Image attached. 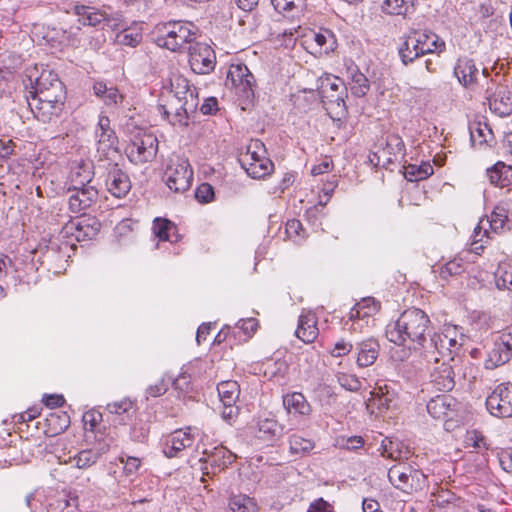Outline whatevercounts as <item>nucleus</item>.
<instances>
[{"label":"nucleus","instance_id":"obj_19","mask_svg":"<svg viewBox=\"0 0 512 512\" xmlns=\"http://www.w3.org/2000/svg\"><path fill=\"white\" fill-rule=\"evenodd\" d=\"M442 362L435 363L436 366L430 373L429 384L436 391L449 392L455 386V373L449 360L441 359Z\"/></svg>","mask_w":512,"mask_h":512},{"label":"nucleus","instance_id":"obj_35","mask_svg":"<svg viewBox=\"0 0 512 512\" xmlns=\"http://www.w3.org/2000/svg\"><path fill=\"white\" fill-rule=\"evenodd\" d=\"M153 231L162 241L175 243L180 239L176 225L168 219L156 218L153 224Z\"/></svg>","mask_w":512,"mask_h":512},{"label":"nucleus","instance_id":"obj_25","mask_svg":"<svg viewBox=\"0 0 512 512\" xmlns=\"http://www.w3.org/2000/svg\"><path fill=\"white\" fill-rule=\"evenodd\" d=\"M454 75L461 85L465 88H471L477 82L479 69L476 67L474 60L467 57L459 58L454 67Z\"/></svg>","mask_w":512,"mask_h":512},{"label":"nucleus","instance_id":"obj_21","mask_svg":"<svg viewBox=\"0 0 512 512\" xmlns=\"http://www.w3.org/2000/svg\"><path fill=\"white\" fill-rule=\"evenodd\" d=\"M27 102L34 116L44 123L58 118L64 108V104L51 103L49 100L41 98L27 96Z\"/></svg>","mask_w":512,"mask_h":512},{"label":"nucleus","instance_id":"obj_22","mask_svg":"<svg viewBox=\"0 0 512 512\" xmlns=\"http://www.w3.org/2000/svg\"><path fill=\"white\" fill-rule=\"evenodd\" d=\"M194 442V435L191 433V429L187 430H177L174 431L166 440L163 452L166 457L173 458L178 456V454L184 450L192 446Z\"/></svg>","mask_w":512,"mask_h":512},{"label":"nucleus","instance_id":"obj_46","mask_svg":"<svg viewBox=\"0 0 512 512\" xmlns=\"http://www.w3.org/2000/svg\"><path fill=\"white\" fill-rule=\"evenodd\" d=\"M498 289H512V261L502 262L495 272Z\"/></svg>","mask_w":512,"mask_h":512},{"label":"nucleus","instance_id":"obj_37","mask_svg":"<svg viewBox=\"0 0 512 512\" xmlns=\"http://www.w3.org/2000/svg\"><path fill=\"white\" fill-rule=\"evenodd\" d=\"M107 450V446H102L98 449H85L73 458H70V460L75 462L77 468L86 469L94 465Z\"/></svg>","mask_w":512,"mask_h":512},{"label":"nucleus","instance_id":"obj_59","mask_svg":"<svg viewBox=\"0 0 512 512\" xmlns=\"http://www.w3.org/2000/svg\"><path fill=\"white\" fill-rule=\"evenodd\" d=\"M307 512H335L333 504L324 500L323 498H318L310 503Z\"/></svg>","mask_w":512,"mask_h":512},{"label":"nucleus","instance_id":"obj_54","mask_svg":"<svg viewBox=\"0 0 512 512\" xmlns=\"http://www.w3.org/2000/svg\"><path fill=\"white\" fill-rule=\"evenodd\" d=\"M336 378L341 387L348 391H358L361 388V382L356 375L337 373Z\"/></svg>","mask_w":512,"mask_h":512},{"label":"nucleus","instance_id":"obj_24","mask_svg":"<svg viewBox=\"0 0 512 512\" xmlns=\"http://www.w3.org/2000/svg\"><path fill=\"white\" fill-rule=\"evenodd\" d=\"M203 454L206 455V457L200 458L199 461L209 464L214 474L216 470L221 471L231 465L236 458L231 451L223 446L215 447L210 452L204 450Z\"/></svg>","mask_w":512,"mask_h":512},{"label":"nucleus","instance_id":"obj_26","mask_svg":"<svg viewBox=\"0 0 512 512\" xmlns=\"http://www.w3.org/2000/svg\"><path fill=\"white\" fill-rule=\"evenodd\" d=\"M357 359L359 367H369L375 363L378 358L380 345L374 338L362 340L356 344Z\"/></svg>","mask_w":512,"mask_h":512},{"label":"nucleus","instance_id":"obj_5","mask_svg":"<svg viewBox=\"0 0 512 512\" xmlns=\"http://www.w3.org/2000/svg\"><path fill=\"white\" fill-rule=\"evenodd\" d=\"M101 224L94 217H82L76 220L67 222L61 229V236L67 239L65 243L59 246L60 252L64 256H68L67 249H73L75 244L72 240L77 242L88 241L97 236L100 231Z\"/></svg>","mask_w":512,"mask_h":512},{"label":"nucleus","instance_id":"obj_12","mask_svg":"<svg viewBox=\"0 0 512 512\" xmlns=\"http://www.w3.org/2000/svg\"><path fill=\"white\" fill-rule=\"evenodd\" d=\"M236 93L244 101L250 102L255 95L256 81L245 64H232L227 77Z\"/></svg>","mask_w":512,"mask_h":512},{"label":"nucleus","instance_id":"obj_6","mask_svg":"<svg viewBox=\"0 0 512 512\" xmlns=\"http://www.w3.org/2000/svg\"><path fill=\"white\" fill-rule=\"evenodd\" d=\"M264 144L259 141H252L239 162L246 173L254 179H263L269 176L274 170L273 162L266 157Z\"/></svg>","mask_w":512,"mask_h":512},{"label":"nucleus","instance_id":"obj_18","mask_svg":"<svg viewBox=\"0 0 512 512\" xmlns=\"http://www.w3.org/2000/svg\"><path fill=\"white\" fill-rule=\"evenodd\" d=\"M105 184L107 190L117 198L125 197L131 189V181L117 163H109L107 168Z\"/></svg>","mask_w":512,"mask_h":512},{"label":"nucleus","instance_id":"obj_51","mask_svg":"<svg viewBox=\"0 0 512 512\" xmlns=\"http://www.w3.org/2000/svg\"><path fill=\"white\" fill-rule=\"evenodd\" d=\"M411 0H384L383 12L390 15H404L407 13Z\"/></svg>","mask_w":512,"mask_h":512},{"label":"nucleus","instance_id":"obj_27","mask_svg":"<svg viewBox=\"0 0 512 512\" xmlns=\"http://www.w3.org/2000/svg\"><path fill=\"white\" fill-rule=\"evenodd\" d=\"M295 334L304 343L314 342L319 334L317 318L314 313L306 312L300 315Z\"/></svg>","mask_w":512,"mask_h":512},{"label":"nucleus","instance_id":"obj_52","mask_svg":"<svg viewBox=\"0 0 512 512\" xmlns=\"http://www.w3.org/2000/svg\"><path fill=\"white\" fill-rule=\"evenodd\" d=\"M290 451L293 454L307 453L314 448V443L299 435H292L289 438Z\"/></svg>","mask_w":512,"mask_h":512},{"label":"nucleus","instance_id":"obj_32","mask_svg":"<svg viewBox=\"0 0 512 512\" xmlns=\"http://www.w3.org/2000/svg\"><path fill=\"white\" fill-rule=\"evenodd\" d=\"M470 138L474 145L491 144L494 139L490 126L481 120H474L469 124Z\"/></svg>","mask_w":512,"mask_h":512},{"label":"nucleus","instance_id":"obj_29","mask_svg":"<svg viewBox=\"0 0 512 512\" xmlns=\"http://www.w3.org/2000/svg\"><path fill=\"white\" fill-rule=\"evenodd\" d=\"M283 405L288 413L308 416L312 412L311 405L305 396L299 392H293L283 397Z\"/></svg>","mask_w":512,"mask_h":512},{"label":"nucleus","instance_id":"obj_63","mask_svg":"<svg viewBox=\"0 0 512 512\" xmlns=\"http://www.w3.org/2000/svg\"><path fill=\"white\" fill-rule=\"evenodd\" d=\"M168 390V383L161 379L156 384L151 385L147 388L146 394L147 397H158L166 393Z\"/></svg>","mask_w":512,"mask_h":512},{"label":"nucleus","instance_id":"obj_47","mask_svg":"<svg viewBox=\"0 0 512 512\" xmlns=\"http://www.w3.org/2000/svg\"><path fill=\"white\" fill-rule=\"evenodd\" d=\"M466 270V265L462 258H454L439 269V277L442 280L448 281L450 277L461 275Z\"/></svg>","mask_w":512,"mask_h":512},{"label":"nucleus","instance_id":"obj_40","mask_svg":"<svg viewBox=\"0 0 512 512\" xmlns=\"http://www.w3.org/2000/svg\"><path fill=\"white\" fill-rule=\"evenodd\" d=\"M260 438L277 440L285 434V428L274 419H263L259 422Z\"/></svg>","mask_w":512,"mask_h":512},{"label":"nucleus","instance_id":"obj_39","mask_svg":"<svg viewBox=\"0 0 512 512\" xmlns=\"http://www.w3.org/2000/svg\"><path fill=\"white\" fill-rule=\"evenodd\" d=\"M271 3L277 12L291 18L299 17L305 8V0H271Z\"/></svg>","mask_w":512,"mask_h":512},{"label":"nucleus","instance_id":"obj_57","mask_svg":"<svg viewBox=\"0 0 512 512\" xmlns=\"http://www.w3.org/2000/svg\"><path fill=\"white\" fill-rule=\"evenodd\" d=\"M196 199L201 203H208L214 198V189L209 183L200 184L195 192Z\"/></svg>","mask_w":512,"mask_h":512},{"label":"nucleus","instance_id":"obj_56","mask_svg":"<svg viewBox=\"0 0 512 512\" xmlns=\"http://www.w3.org/2000/svg\"><path fill=\"white\" fill-rule=\"evenodd\" d=\"M455 499V496L452 492L448 490H438L437 492H433L431 494L430 502L434 506L444 507L447 504L452 503Z\"/></svg>","mask_w":512,"mask_h":512},{"label":"nucleus","instance_id":"obj_36","mask_svg":"<svg viewBox=\"0 0 512 512\" xmlns=\"http://www.w3.org/2000/svg\"><path fill=\"white\" fill-rule=\"evenodd\" d=\"M380 308V304L371 297L363 298L356 303L349 312V320L364 319L375 314Z\"/></svg>","mask_w":512,"mask_h":512},{"label":"nucleus","instance_id":"obj_2","mask_svg":"<svg viewBox=\"0 0 512 512\" xmlns=\"http://www.w3.org/2000/svg\"><path fill=\"white\" fill-rule=\"evenodd\" d=\"M170 91L173 95L168 105H160L159 110L172 125L187 126L190 114L195 113L199 105L197 89L184 76L172 74Z\"/></svg>","mask_w":512,"mask_h":512},{"label":"nucleus","instance_id":"obj_23","mask_svg":"<svg viewBox=\"0 0 512 512\" xmlns=\"http://www.w3.org/2000/svg\"><path fill=\"white\" fill-rule=\"evenodd\" d=\"M94 177L93 165L91 162L81 161L71 167L69 175L70 189H80V187L93 186Z\"/></svg>","mask_w":512,"mask_h":512},{"label":"nucleus","instance_id":"obj_9","mask_svg":"<svg viewBox=\"0 0 512 512\" xmlns=\"http://www.w3.org/2000/svg\"><path fill=\"white\" fill-rule=\"evenodd\" d=\"M390 483L404 493L412 494L422 488L426 476L417 469L407 465H394L388 471Z\"/></svg>","mask_w":512,"mask_h":512},{"label":"nucleus","instance_id":"obj_64","mask_svg":"<svg viewBox=\"0 0 512 512\" xmlns=\"http://www.w3.org/2000/svg\"><path fill=\"white\" fill-rule=\"evenodd\" d=\"M499 462L503 470L512 474V450H504L499 454Z\"/></svg>","mask_w":512,"mask_h":512},{"label":"nucleus","instance_id":"obj_44","mask_svg":"<svg viewBox=\"0 0 512 512\" xmlns=\"http://www.w3.org/2000/svg\"><path fill=\"white\" fill-rule=\"evenodd\" d=\"M63 86L58 75L52 70L44 69L41 74L35 78L33 91L50 90L54 89V86Z\"/></svg>","mask_w":512,"mask_h":512},{"label":"nucleus","instance_id":"obj_58","mask_svg":"<svg viewBox=\"0 0 512 512\" xmlns=\"http://www.w3.org/2000/svg\"><path fill=\"white\" fill-rule=\"evenodd\" d=\"M353 348L351 342L346 341L345 339H340L334 344V347L330 350V354L333 357H342L348 355Z\"/></svg>","mask_w":512,"mask_h":512},{"label":"nucleus","instance_id":"obj_20","mask_svg":"<svg viewBox=\"0 0 512 512\" xmlns=\"http://www.w3.org/2000/svg\"><path fill=\"white\" fill-rule=\"evenodd\" d=\"M68 206L72 213L78 214L90 208L98 199V190L95 186L68 188Z\"/></svg>","mask_w":512,"mask_h":512},{"label":"nucleus","instance_id":"obj_62","mask_svg":"<svg viewBox=\"0 0 512 512\" xmlns=\"http://www.w3.org/2000/svg\"><path fill=\"white\" fill-rule=\"evenodd\" d=\"M467 443L476 449H486L487 448L486 440H485L484 436L477 431H472V432L468 433Z\"/></svg>","mask_w":512,"mask_h":512},{"label":"nucleus","instance_id":"obj_1","mask_svg":"<svg viewBox=\"0 0 512 512\" xmlns=\"http://www.w3.org/2000/svg\"><path fill=\"white\" fill-rule=\"evenodd\" d=\"M433 335L431 321L428 315L419 308H410L401 313L399 318L387 326L386 337L390 342L409 348H421Z\"/></svg>","mask_w":512,"mask_h":512},{"label":"nucleus","instance_id":"obj_60","mask_svg":"<svg viewBox=\"0 0 512 512\" xmlns=\"http://www.w3.org/2000/svg\"><path fill=\"white\" fill-rule=\"evenodd\" d=\"M103 102L107 106H115L118 103L122 102L123 95L120 94L119 90L116 87H109V90L106 92V94L102 98Z\"/></svg>","mask_w":512,"mask_h":512},{"label":"nucleus","instance_id":"obj_42","mask_svg":"<svg viewBox=\"0 0 512 512\" xmlns=\"http://www.w3.org/2000/svg\"><path fill=\"white\" fill-rule=\"evenodd\" d=\"M404 169L405 178L411 182L424 180L434 173L433 166L428 162H423L421 165L409 164Z\"/></svg>","mask_w":512,"mask_h":512},{"label":"nucleus","instance_id":"obj_33","mask_svg":"<svg viewBox=\"0 0 512 512\" xmlns=\"http://www.w3.org/2000/svg\"><path fill=\"white\" fill-rule=\"evenodd\" d=\"M487 175L490 183L495 186L506 187L512 183V167L503 162H497L487 169Z\"/></svg>","mask_w":512,"mask_h":512},{"label":"nucleus","instance_id":"obj_8","mask_svg":"<svg viewBox=\"0 0 512 512\" xmlns=\"http://www.w3.org/2000/svg\"><path fill=\"white\" fill-rule=\"evenodd\" d=\"M158 152V139L144 130L138 131L126 148L128 159L137 165L152 161Z\"/></svg>","mask_w":512,"mask_h":512},{"label":"nucleus","instance_id":"obj_16","mask_svg":"<svg viewBox=\"0 0 512 512\" xmlns=\"http://www.w3.org/2000/svg\"><path fill=\"white\" fill-rule=\"evenodd\" d=\"M486 99L490 110L500 116L506 117L512 113V93L505 85H495L486 90Z\"/></svg>","mask_w":512,"mask_h":512},{"label":"nucleus","instance_id":"obj_4","mask_svg":"<svg viewBox=\"0 0 512 512\" xmlns=\"http://www.w3.org/2000/svg\"><path fill=\"white\" fill-rule=\"evenodd\" d=\"M191 22L174 21L163 25V33L155 42L159 47L173 52H181L186 44H193L196 31Z\"/></svg>","mask_w":512,"mask_h":512},{"label":"nucleus","instance_id":"obj_50","mask_svg":"<svg viewBox=\"0 0 512 512\" xmlns=\"http://www.w3.org/2000/svg\"><path fill=\"white\" fill-rule=\"evenodd\" d=\"M314 41L320 48V52H324L326 54H328L330 51H333L336 45L334 35L329 30H325L324 32L320 33H315Z\"/></svg>","mask_w":512,"mask_h":512},{"label":"nucleus","instance_id":"obj_38","mask_svg":"<svg viewBox=\"0 0 512 512\" xmlns=\"http://www.w3.org/2000/svg\"><path fill=\"white\" fill-rule=\"evenodd\" d=\"M218 395L224 406L234 405L240 395V386L236 381H222L217 385Z\"/></svg>","mask_w":512,"mask_h":512},{"label":"nucleus","instance_id":"obj_3","mask_svg":"<svg viewBox=\"0 0 512 512\" xmlns=\"http://www.w3.org/2000/svg\"><path fill=\"white\" fill-rule=\"evenodd\" d=\"M444 49L445 43L437 34L426 30H414L406 36L399 54L402 62L407 65L420 56L441 52Z\"/></svg>","mask_w":512,"mask_h":512},{"label":"nucleus","instance_id":"obj_14","mask_svg":"<svg viewBox=\"0 0 512 512\" xmlns=\"http://www.w3.org/2000/svg\"><path fill=\"white\" fill-rule=\"evenodd\" d=\"M189 64L196 74L210 73L216 63V56L213 49L205 43L194 42L188 47Z\"/></svg>","mask_w":512,"mask_h":512},{"label":"nucleus","instance_id":"obj_41","mask_svg":"<svg viewBox=\"0 0 512 512\" xmlns=\"http://www.w3.org/2000/svg\"><path fill=\"white\" fill-rule=\"evenodd\" d=\"M350 73V90L356 97H364L370 90L368 78L357 68L351 69Z\"/></svg>","mask_w":512,"mask_h":512},{"label":"nucleus","instance_id":"obj_10","mask_svg":"<svg viewBox=\"0 0 512 512\" xmlns=\"http://www.w3.org/2000/svg\"><path fill=\"white\" fill-rule=\"evenodd\" d=\"M164 178L168 188L176 193L187 191L192 182L193 171L188 160L171 158L165 170Z\"/></svg>","mask_w":512,"mask_h":512},{"label":"nucleus","instance_id":"obj_61","mask_svg":"<svg viewBox=\"0 0 512 512\" xmlns=\"http://www.w3.org/2000/svg\"><path fill=\"white\" fill-rule=\"evenodd\" d=\"M119 460L124 463V471L127 475L135 473L141 465V460L136 457L127 456L124 460V457L120 456Z\"/></svg>","mask_w":512,"mask_h":512},{"label":"nucleus","instance_id":"obj_45","mask_svg":"<svg viewBox=\"0 0 512 512\" xmlns=\"http://www.w3.org/2000/svg\"><path fill=\"white\" fill-rule=\"evenodd\" d=\"M228 505L232 512H258L255 500L243 494L232 496Z\"/></svg>","mask_w":512,"mask_h":512},{"label":"nucleus","instance_id":"obj_43","mask_svg":"<svg viewBox=\"0 0 512 512\" xmlns=\"http://www.w3.org/2000/svg\"><path fill=\"white\" fill-rule=\"evenodd\" d=\"M385 387H375L370 392V398L368 399L367 406L372 408H377L380 412L384 410H388L390 407V403L392 402V398L389 395L388 391H384Z\"/></svg>","mask_w":512,"mask_h":512},{"label":"nucleus","instance_id":"obj_55","mask_svg":"<svg viewBox=\"0 0 512 512\" xmlns=\"http://www.w3.org/2000/svg\"><path fill=\"white\" fill-rule=\"evenodd\" d=\"M117 40L120 44L135 47L141 42L142 34L125 29L117 35Z\"/></svg>","mask_w":512,"mask_h":512},{"label":"nucleus","instance_id":"obj_28","mask_svg":"<svg viewBox=\"0 0 512 512\" xmlns=\"http://www.w3.org/2000/svg\"><path fill=\"white\" fill-rule=\"evenodd\" d=\"M74 13L78 16L79 23L84 26H97L103 21H109L104 12L90 6L76 5Z\"/></svg>","mask_w":512,"mask_h":512},{"label":"nucleus","instance_id":"obj_30","mask_svg":"<svg viewBox=\"0 0 512 512\" xmlns=\"http://www.w3.org/2000/svg\"><path fill=\"white\" fill-rule=\"evenodd\" d=\"M48 436H56L63 433L70 425V416L63 411L50 412L45 419Z\"/></svg>","mask_w":512,"mask_h":512},{"label":"nucleus","instance_id":"obj_13","mask_svg":"<svg viewBox=\"0 0 512 512\" xmlns=\"http://www.w3.org/2000/svg\"><path fill=\"white\" fill-rule=\"evenodd\" d=\"M488 411L495 417H512V385L501 383L486 399Z\"/></svg>","mask_w":512,"mask_h":512},{"label":"nucleus","instance_id":"obj_31","mask_svg":"<svg viewBox=\"0 0 512 512\" xmlns=\"http://www.w3.org/2000/svg\"><path fill=\"white\" fill-rule=\"evenodd\" d=\"M99 155L107 160H114L118 154V138L115 131H109L108 134H97Z\"/></svg>","mask_w":512,"mask_h":512},{"label":"nucleus","instance_id":"obj_17","mask_svg":"<svg viewBox=\"0 0 512 512\" xmlns=\"http://www.w3.org/2000/svg\"><path fill=\"white\" fill-rule=\"evenodd\" d=\"M507 216L504 214V210L497 207L491 214V219H482L479 224L474 229V236L472 242V250L475 253H478L479 249H483V245L478 243L483 242V238H489L488 228L492 229L494 232H497L499 229H502Z\"/></svg>","mask_w":512,"mask_h":512},{"label":"nucleus","instance_id":"obj_49","mask_svg":"<svg viewBox=\"0 0 512 512\" xmlns=\"http://www.w3.org/2000/svg\"><path fill=\"white\" fill-rule=\"evenodd\" d=\"M399 446H400V442H398V441H395V442L391 441V440L383 441L382 442V456L392 459V460H395V461L401 460L403 457L407 458L409 451L406 450L403 455V452L399 448Z\"/></svg>","mask_w":512,"mask_h":512},{"label":"nucleus","instance_id":"obj_48","mask_svg":"<svg viewBox=\"0 0 512 512\" xmlns=\"http://www.w3.org/2000/svg\"><path fill=\"white\" fill-rule=\"evenodd\" d=\"M29 93L31 94L30 97L49 100L51 103L64 104L66 98L64 86H58V84L54 86V89L30 91Z\"/></svg>","mask_w":512,"mask_h":512},{"label":"nucleus","instance_id":"obj_11","mask_svg":"<svg viewBox=\"0 0 512 512\" xmlns=\"http://www.w3.org/2000/svg\"><path fill=\"white\" fill-rule=\"evenodd\" d=\"M512 358V326L497 332L493 337V345L485 360L487 369L504 365Z\"/></svg>","mask_w":512,"mask_h":512},{"label":"nucleus","instance_id":"obj_53","mask_svg":"<svg viewBox=\"0 0 512 512\" xmlns=\"http://www.w3.org/2000/svg\"><path fill=\"white\" fill-rule=\"evenodd\" d=\"M134 403L129 398L111 402L106 405V410L112 415H127L133 409Z\"/></svg>","mask_w":512,"mask_h":512},{"label":"nucleus","instance_id":"obj_34","mask_svg":"<svg viewBox=\"0 0 512 512\" xmlns=\"http://www.w3.org/2000/svg\"><path fill=\"white\" fill-rule=\"evenodd\" d=\"M454 399L448 395H438L427 403L428 413L435 419H441L448 416L452 410Z\"/></svg>","mask_w":512,"mask_h":512},{"label":"nucleus","instance_id":"obj_7","mask_svg":"<svg viewBox=\"0 0 512 512\" xmlns=\"http://www.w3.org/2000/svg\"><path fill=\"white\" fill-rule=\"evenodd\" d=\"M318 92L328 114L341 117L346 113L347 89L340 78L326 77L322 79Z\"/></svg>","mask_w":512,"mask_h":512},{"label":"nucleus","instance_id":"obj_15","mask_svg":"<svg viewBox=\"0 0 512 512\" xmlns=\"http://www.w3.org/2000/svg\"><path fill=\"white\" fill-rule=\"evenodd\" d=\"M457 341L447 334L433 333L425 345V357L427 361L438 363L441 359L453 361L451 347H456Z\"/></svg>","mask_w":512,"mask_h":512}]
</instances>
